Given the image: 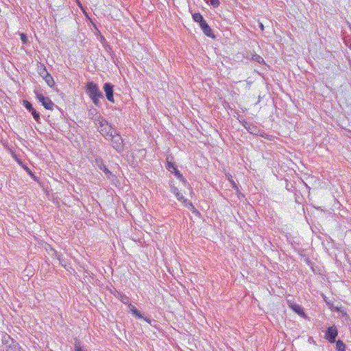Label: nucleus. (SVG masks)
<instances>
[{
  "instance_id": "nucleus-1",
  "label": "nucleus",
  "mask_w": 351,
  "mask_h": 351,
  "mask_svg": "<svg viewBox=\"0 0 351 351\" xmlns=\"http://www.w3.org/2000/svg\"><path fill=\"white\" fill-rule=\"evenodd\" d=\"M86 93L96 106H100V99H103L102 93L99 90L98 86L93 82H88L86 84Z\"/></svg>"
},
{
  "instance_id": "nucleus-2",
  "label": "nucleus",
  "mask_w": 351,
  "mask_h": 351,
  "mask_svg": "<svg viewBox=\"0 0 351 351\" xmlns=\"http://www.w3.org/2000/svg\"><path fill=\"white\" fill-rule=\"evenodd\" d=\"M95 123L98 126V129L101 134L106 138L108 139V136L114 132L112 126L108 122L101 117H99L95 119Z\"/></svg>"
},
{
  "instance_id": "nucleus-3",
  "label": "nucleus",
  "mask_w": 351,
  "mask_h": 351,
  "mask_svg": "<svg viewBox=\"0 0 351 351\" xmlns=\"http://www.w3.org/2000/svg\"><path fill=\"white\" fill-rule=\"evenodd\" d=\"M110 140L112 143V146L114 149H115L118 152H121L123 149V139L121 136L114 132L111 134L110 136H108V139Z\"/></svg>"
},
{
  "instance_id": "nucleus-4",
  "label": "nucleus",
  "mask_w": 351,
  "mask_h": 351,
  "mask_svg": "<svg viewBox=\"0 0 351 351\" xmlns=\"http://www.w3.org/2000/svg\"><path fill=\"white\" fill-rule=\"evenodd\" d=\"M35 93L36 95V98L42 104V105L45 107V109L53 110V108L55 106V104L48 97H45L43 94L39 93L38 92H35Z\"/></svg>"
},
{
  "instance_id": "nucleus-5",
  "label": "nucleus",
  "mask_w": 351,
  "mask_h": 351,
  "mask_svg": "<svg viewBox=\"0 0 351 351\" xmlns=\"http://www.w3.org/2000/svg\"><path fill=\"white\" fill-rule=\"evenodd\" d=\"M338 335V331L336 326H330L327 328L325 333V339L330 343H335V339Z\"/></svg>"
},
{
  "instance_id": "nucleus-6",
  "label": "nucleus",
  "mask_w": 351,
  "mask_h": 351,
  "mask_svg": "<svg viewBox=\"0 0 351 351\" xmlns=\"http://www.w3.org/2000/svg\"><path fill=\"white\" fill-rule=\"evenodd\" d=\"M103 88L105 92L107 99L111 103H114V99L113 97V85L110 83L107 82L104 84Z\"/></svg>"
},
{
  "instance_id": "nucleus-7",
  "label": "nucleus",
  "mask_w": 351,
  "mask_h": 351,
  "mask_svg": "<svg viewBox=\"0 0 351 351\" xmlns=\"http://www.w3.org/2000/svg\"><path fill=\"white\" fill-rule=\"evenodd\" d=\"M200 28L203 31L204 34L210 38H214L215 35L213 33V31L210 26L208 25L206 21H205L202 24L199 25Z\"/></svg>"
},
{
  "instance_id": "nucleus-8",
  "label": "nucleus",
  "mask_w": 351,
  "mask_h": 351,
  "mask_svg": "<svg viewBox=\"0 0 351 351\" xmlns=\"http://www.w3.org/2000/svg\"><path fill=\"white\" fill-rule=\"evenodd\" d=\"M289 307L298 315L302 316V317L306 318V315L304 313L303 308L301 306L297 304H290Z\"/></svg>"
},
{
  "instance_id": "nucleus-9",
  "label": "nucleus",
  "mask_w": 351,
  "mask_h": 351,
  "mask_svg": "<svg viewBox=\"0 0 351 351\" xmlns=\"http://www.w3.org/2000/svg\"><path fill=\"white\" fill-rule=\"evenodd\" d=\"M171 191L175 195L178 201L184 202V197L176 186H171Z\"/></svg>"
},
{
  "instance_id": "nucleus-10",
  "label": "nucleus",
  "mask_w": 351,
  "mask_h": 351,
  "mask_svg": "<svg viewBox=\"0 0 351 351\" xmlns=\"http://www.w3.org/2000/svg\"><path fill=\"white\" fill-rule=\"evenodd\" d=\"M184 204L186 207H187L189 210L192 211L193 213H194L197 216H199L200 213L195 208V206L193 205V204L188 201L187 199H184Z\"/></svg>"
},
{
  "instance_id": "nucleus-11",
  "label": "nucleus",
  "mask_w": 351,
  "mask_h": 351,
  "mask_svg": "<svg viewBox=\"0 0 351 351\" xmlns=\"http://www.w3.org/2000/svg\"><path fill=\"white\" fill-rule=\"evenodd\" d=\"M96 162L99 169L104 172L106 175L111 174V172L108 170V169L106 167V165L103 163V162L101 160H97Z\"/></svg>"
},
{
  "instance_id": "nucleus-12",
  "label": "nucleus",
  "mask_w": 351,
  "mask_h": 351,
  "mask_svg": "<svg viewBox=\"0 0 351 351\" xmlns=\"http://www.w3.org/2000/svg\"><path fill=\"white\" fill-rule=\"evenodd\" d=\"M132 313L138 319H145L147 323H151V319L147 317H144L143 315L141 313L140 311H138L136 308H135L133 311H132Z\"/></svg>"
},
{
  "instance_id": "nucleus-13",
  "label": "nucleus",
  "mask_w": 351,
  "mask_h": 351,
  "mask_svg": "<svg viewBox=\"0 0 351 351\" xmlns=\"http://www.w3.org/2000/svg\"><path fill=\"white\" fill-rule=\"evenodd\" d=\"M38 74L43 78H44L45 76H47L49 74L48 71L46 69V67L43 64H40V66H38Z\"/></svg>"
},
{
  "instance_id": "nucleus-14",
  "label": "nucleus",
  "mask_w": 351,
  "mask_h": 351,
  "mask_svg": "<svg viewBox=\"0 0 351 351\" xmlns=\"http://www.w3.org/2000/svg\"><path fill=\"white\" fill-rule=\"evenodd\" d=\"M193 19L195 22L198 23L199 25L205 21L202 15L199 12L193 14Z\"/></svg>"
},
{
  "instance_id": "nucleus-15",
  "label": "nucleus",
  "mask_w": 351,
  "mask_h": 351,
  "mask_svg": "<svg viewBox=\"0 0 351 351\" xmlns=\"http://www.w3.org/2000/svg\"><path fill=\"white\" fill-rule=\"evenodd\" d=\"M43 79L49 86L53 87L55 85L54 80L49 73Z\"/></svg>"
},
{
  "instance_id": "nucleus-16",
  "label": "nucleus",
  "mask_w": 351,
  "mask_h": 351,
  "mask_svg": "<svg viewBox=\"0 0 351 351\" xmlns=\"http://www.w3.org/2000/svg\"><path fill=\"white\" fill-rule=\"evenodd\" d=\"M346 346L341 340L336 341V350L337 351H345Z\"/></svg>"
},
{
  "instance_id": "nucleus-17",
  "label": "nucleus",
  "mask_w": 351,
  "mask_h": 351,
  "mask_svg": "<svg viewBox=\"0 0 351 351\" xmlns=\"http://www.w3.org/2000/svg\"><path fill=\"white\" fill-rule=\"evenodd\" d=\"M245 128L247 130V131L251 134H256V128L254 125H250L247 123L244 125Z\"/></svg>"
},
{
  "instance_id": "nucleus-18",
  "label": "nucleus",
  "mask_w": 351,
  "mask_h": 351,
  "mask_svg": "<svg viewBox=\"0 0 351 351\" xmlns=\"http://www.w3.org/2000/svg\"><path fill=\"white\" fill-rule=\"evenodd\" d=\"M23 106L27 110H29V112H31L32 110H33L34 108L32 106V104L27 101V100H23Z\"/></svg>"
},
{
  "instance_id": "nucleus-19",
  "label": "nucleus",
  "mask_w": 351,
  "mask_h": 351,
  "mask_svg": "<svg viewBox=\"0 0 351 351\" xmlns=\"http://www.w3.org/2000/svg\"><path fill=\"white\" fill-rule=\"evenodd\" d=\"M173 170V173H174V175H175V176H176L178 179H180V180H184V178H183L182 174L180 172V171H179L176 167V168H174Z\"/></svg>"
},
{
  "instance_id": "nucleus-20",
  "label": "nucleus",
  "mask_w": 351,
  "mask_h": 351,
  "mask_svg": "<svg viewBox=\"0 0 351 351\" xmlns=\"http://www.w3.org/2000/svg\"><path fill=\"white\" fill-rule=\"evenodd\" d=\"M252 59L258 63L264 62L263 58L259 55L255 54L252 56Z\"/></svg>"
},
{
  "instance_id": "nucleus-21",
  "label": "nucleus",
  "mask_w": 351,
  "mask_h": 351,
  "mask_svg": "<svg viewBox=\"0 0 351 351\" xmlns=\"http://www.w3.org/2000/svg\"><path fill=\"white\" fill-rule=\"evenodd\" d=\"M31 113L34 117V119L38 122L40 119V114L36 110L33 109V110L31 111Z\"/></svg>"
},
{
  "instance_id": "nucleus-22",
  "label": "nucleus",
  "mask_w": 351,
  "mask_h": 351,
  "mask_svg": "<svg viewBox=\"0 0 351 351\" xmlns=\"http://www.w3.org/2000/svg\"><path fill=\"white\" fill-rule=\"evenodd\" d=\"M174 168H176L174 163L173 162H170V161L167 160V169L169 171H171V169H173Z\"/></svg>"
},
{
  "instance_id": "nucleus-23",
  "label": "nucleus",
  "mask_w": 351,
  "mask_h": 351,
  "mask_svg": "<svg viewBox=\"0 0 351 351\" xmlns=\"http://www.w3.org/2000/svg\"><path fill=\"white\" fill-rule=\"evenodd\" d=\"M20 36H21V39L23 43L25 44L27 42V37L25 34H23V33L21 34Z\"/></svg>"
},
{
  "instance_id": "nucleus-24",
  "label": "nucleus",
  "mask_w": 351,
  "mask_h": 351,
  "mask_svg": "<svg viewBox=\"0 0 351 351\" xmlns=\"http://www.w3.org/2000/svg\"><path fill=\"white\" fill-rule=\"evenodd\" d=\"M210 3L213 7L217 8L219 5L220 3L219 0H210Z\"/></svg>"
},
{
  "instance_id": "nucleus-25",
  "label": "nucleus",
  "mask_w": 351,
  "mask_h": 351,
  "mask_svg": "<svg viewBox=\"0 0 351 351\" xmlns=\"http://www.w3.org/2000/svg\"><path fill=\"white\" fill-rule=\"evenodd\" d=\"M231 184L232 188L238 191V186L234 180H231Z\"/></svg>"
},
{
  "instance_id": "nucleus-26",
  "label": "nucleus",
  "mask_w": 351,
  "mask_h": 351,
  "mask_svg": "<svg viewBox=\"0 0 351 351\" xmlns=\"http://www.w3.org/2000/svg\"><path fill=\"white\" fill-rule=\"evenodd\" d=\"M128 308H130V311H133L135 308H136L134 305L132 304H128Z\"/></svg>"
},
{
  "instance_id": "nucleus-27",
  "label": "nucleus",
  "mask_w": 351,
  "mask_h": 351,
  "mask_svg": "<svg viewBox=\"0 0 351 351\" xmlns=\"http://www.w3.org/2000/svg\"><path fill=\"white\" fill-rule=\"evenodd\" d=\"M227 177H228V180H229V181H230V182L231 183V180H232V178L231 175H228V176H227Z\"/></svg>"
},
{
  "instance_id": "nucleus-28",
  "label": "nucleus",
  "mask_w": 351,
  "mask_h": 351,
  "mask_svg": "<svg viewBox=\"0 0 351 351\" xmlns=\"http://www.w3.org/2000/svg\"><path fill=\"white\" fill-rule=\"evenodd\" d=\"M260 28H261L262 30H263V29H264V26H263V25L262 23H260Z\"/></svg>"
},
{
  "instance_id": "nucleus-29",
  "label": "nucleus",
  "mask_w": 351,
  "mask_h": 351,
  "mask_svg": "<svg viewBox=\"0 0 351 351\" xmlns=\"http://www.w3.org/2000/svg\"><path fill=\"white\" fill-rule=\"evenodd\" d=\"M305 261L307 264H309V263H310V261L308 258H305Z\"/></svg>"
},
{
  "instance_id": "nucleus-30",
  "label": "nucleus",
  "mask_w": 351,
  "mask_h": 351,
  "mask_svg": "<svg viewBox=\"0 0 351 351\" xmlns=\"http://www.w3.org/2000/svg\"><path fill=\"white\" fill-rule=\"evenodd\" d=\"M350 49L351 50V45L349 46Z\"/></svg>"
}]
</instances>
